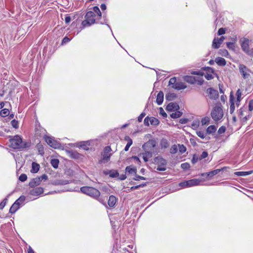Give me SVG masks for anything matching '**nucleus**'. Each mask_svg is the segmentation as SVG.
Wrapping results in <instances>:
<instances>
[{
	"label": "nucleus",
	"instance_id": "nucleus-51",
	"mask_svg": "<svg viewBox=\"0 0 253 253\" xmlns=\"http://www.w3.org/2000/svg\"><path fill=\"white\" fill-rule=\"evenodd\" d=\"M208 155V154L207 152L204 151L201 155L200 157H199V160H202L203 159H204L206 158Z\"/></svg>",
	"mask_w": 253,
	"mask_h": 253
},
{
	"label": "nucleus",
	"instance_id": "nucleus-14",
	"mask_svg": "<svg viewBox=\"0 0 253 253\" xmlns=\"http://www.w3.org/2000/svg\"><path fill=\"white\" fill-rule=\"evenodd\" d=\"M89 145V141H82L76 144L77 146L82 148L85 150H88Z\"/></svg>",
	"mask_w": 253,
	"mask_h": 253
},
{
	"label": "nucleus",
	"instance_id": "nucleus-46",
	"mask_svg": "<svg viewBox=\"0 0 253 253\" xmlns=\"http://www.w3.org/2000/svg\"><path fill=\"white\" fill-rule=\"evenodd\" d=\"M220 42H219V41L218 42H216V39H215L213 40V42H212V46L214 48H218L220 46Z\"/></svg>",
	"mask_w": 253,
	"mask_h": 253
},
{
	"label": "nucleus",
	"instance_id": "nucleus-5",
	"mask_svg": "<svg viewBox=\"0 0 253 253\" xmlns=\"http://www.w3.org/2000/svg\"><path fill=\"white\" fill-rule=\"evenodd\" d=\"M157 142L155 140L151 139L142 145L144 150L154 151V149L156 146Z\"/></svg>",
	"mask_w": 253,
	"mask_h": 253
},
{
	"label": "nucleus",
	"instance_id": "nucleus-58",
	"mask_svg": "<svg viewBox=\"0 0 253 253\" xmlns=\"http://www.w3.org/2000/svg\"><path fill=\"white\" fill-rule=\"evenodd\" d=\"M156 169L159 171H165L166 169V168L165 166L159 165Z\"/></svg>",
	"mask_w": 253,
	"mask_h": 253
},
{
	"label": "nucleus",
	"instance_id": "nucleus-56",
	"mask_svg": "<svg viewBox=\"0 0 253 253\" xmlns=\"http://www.w3.org/2000/svg\"><path fill=\"white\" fill-rule=\"evenodd\" d=\"M199 160V158H198L196 155H194L193 158L192 159V163L194 164Z\"/></svg>",
	"mask_w": 253,
	"mask_h": 253
},
{
	"label": "nucleus",
	"instance_id": "nucleus-29",
	"mask_svg": "<svg viewBox=\"0 0 253 253\" xmlns=\"http://www.w3.org/2000/svg\"><path fill=\"white\" fill-rule=\"evenodd\" d=\"M9 114V111L8 109H3L0 112V115L2 117L7 116Z\"/></svg>",
	"mask_w": 253,
	"mask_h": 253
},
{
	"label": "nucleus",
	"instance_id": "nucleus-3",
	"mask_svg": "<svg viewBox=\"0 0 253 253\" xmlns=\"http://www.w3.org/2000/svg\"><path fill=\"white\" fill-rule=\"evenodd\" d=\"M10 146L14 149L25 148L26 143L22 142V139L19 136H15L10 140Z\"/></svg>",
	"mask_w": 253,
	"mask_h": 253
},
{
	"label": "nucleus",
	"instance_id": "nucleus-10",
	"mask_svg": "<svg viewBox=\"0 0 253 253\" xmlns=\"http://www.w3.org/2000/svg\"><path fill=\"white\" fill-rule=\"evenodd\" d=\"M43 192V189L39 187L32 189L30 191V194L33 196H39Z\"/></svg>",
	"mask_w": 253,
	"mask_h": 253
},
{
	"label": "nucleus",
	"instance_id": "nucleus-26",
	"mask_svg": "<svg viewBox=\"0 0 253 253\" xmlns=\"http://www.w3.org/2000/svg\"><path fill=\"white\" fill-rule=\"evenodd\" d=\"M182 115V113L179 111H177L174 113H172L171 115H170V117L172 118H173V119H176V118H179L180 117H181Z\"/></svg>",
	"mask_w": 253,
	"mask_h": 253
},
{
	"label": "nucleus",
	"instance_id": "nucleus-42",
	"mask_svg": "<svg viewBox=\"0 0 253 253\" xmlns=\"http://www.w3.org/2000/svg\"><path fill=\"white\" fill-rule=\"evenodd\" d=\"M93 10L94 12L96 13L99 18L101 16V12L99 9V8L97 6H94L93 8Z\"/></svg>",
	"mask_w": 253,
	"mask_h": 253
},
{
	"label": "nucleus",
	"instance_id": "nucleus-24",
	"mask_svg": "<svg viewBox=\"0 0 253 253\" xmlns=\"http://www.w3.org/2000/svg\"><path fill=\"white\" fill-rule=\"evenodd\" d=\"M176 95L173 93H170L166 95V98L168 101H171L176 98Z\"/></svg>",
	"mask_w": 253,
	"mask_h": 253
},
{
	"label": "nucleus",
	"instance_id": "nucleus-53",
	"mask_svg": "<svg viewBox=\"0 0 253 253\" xmlns=\"http://www.w3.org/2000/svg\"><path fill=\"white\" fill-rule=\"evenodd\" d=\"M250 117V115H248L247 116L245 115L244 117H243L242 119L240 120L243 123H245L249 119Z\"/></svg>",
	"mask_w": 253,
	"mask_h": 253
},
{
	"label": "nucleus",
	"instance_id": "nucleus-52",
	"mask_svg": "<svg viewBox=\"0 0 253 253\" xmlns=\"http://www.w3.org/2000/svg\"><path fill=\"white\" fill-rule=\"evenodd\" d=\"M197 134L198 136H199L200 137H201L202 138H204L205 137V134L203 131H197Z\"/></svg>",
	"mask_w": 253,
	"mask_h": 253
},
{
	"label": "nucleus",
	"instance_id": "nucleus-17",
	"mask_svg": "<svg viewBox=\"0 0 253 253\" xmlns=\"http://www.w3.org/2000/svg\"><path fill=\"white\" fill-rule=\"evenodd\" d=\"M201 180L198 179H193L188 181H186L187 184H188V186L191 187L195 185H197L199 184Z\"/></svg>",
	"mask_w": 253,
	"mask_h": 253
},
{
	"label": "nucleus",
	"instance_id": "nucleus-20",
	"mask_svg": "<svg viewBox=\"0 0 253 253\" xmlns=\"http://www.w3.org/2000/svg\"><path fill=\"white\" fill-rule=\"evenodd\" d=\"M232 42H226V45L228 49L231 50H234L235 48V43L237 41V38L236 37H235L234 38H232Z\"/></svg>",
	"mask_w": 253,
	"mask_h": 253
},
{
	"label": "nucleus",
	"instance_id": "nucleus-54",
	"mask_svg": "<svg viewBox=\"0 0 253 253\" xmlns=\"http://www.w3.org/2000/svg\"><path fill=\"white\" fill-rule=\"evenodd\" d=\"M135 177L133 178L135 180H139L140 179L145 180L146 178L143 176H139L135 174Z\"/></svg>",
	"mask_w": 253,
	"mask_h": 253
},
{
	"label": "nucleus",
	"instance_id": "nucleus-49",
	"mask_svg": "<svg viewBox=\"0 0 253 253\" xmlns=\"http://www.w3.org/2000/svg\"><path fill=\"white\" fill-rule=\"evenodd\" d=\"M125 140L127 141V145H128V146H130L132 144V139L128 136H126L125 137Z\"/></svg>",
	"mask_w": 253,
	"mask_h": 253
},
{
	"label": "nucleus",
	"instance_id": "nucleus-16",
	"mask_svg": "<svg viewBox=\"0 0 253 253\" xmlns=\"http://www.w3.org/2000/svg\"><path fill=\"white\" fill-rule=\"evenodd\" d=\"M220 171V169H217L212 171H211L209 172L203 173L201 174V175L203 176H207V177H211L213 175H215L218 173Z\"/></svg>",
	"mask_w": 253,
	"mask_h": 253
},
{
	"label": "nucleus",
	"instance_id": "nucleus-35",
	"mask_svg": "<svg viewBox=\"0 0 253 253\" xmlns=\"http://www.w3.org/2000/svg\"><path fill=\"white\" fill-rule=\"evenodd\" d=\"M216 130L215 127L214 126H210L207 129V132L208 133H211L215 132Z\"/></svg>",
	"mask_w": 253,
	"mask_h": 253
},
{
	"label": "nucleus",
	"instance_id": "nucleus-9",
	"mask_svg": "<svg viewBox=\"0 0 253 253\" xmlns=\"http://www.w3.org/2000/svg\"><path fill=\"white\" fill-rule=\"evenodd\" d=\"M95 16L94 13L90 11L87 12L85 16V18L88 21L89 24L92 25L95 22V19H94Z\"/></svg>",
	"mask_w": 253,
	"mask_h": 253
},
{
	"label": "nucleus",
	"instance_id": "nucleus-30",
	"mask_svg": "<svg viewBox=\"0 0 253 253\" xmlns=\"http://www.w3.org/2000/svg\"><path fill=\"white\" fill-rule=\"evenodd\" d=\"M51 165L55 169L57 168L59 164V160L56 159H53L51 160Z\"/></svg>",
	"mask_w": 253,
	"mask_h": 253
},
{
	"label": "nucleus",
	"instance_id": "nucleus-55",
	"mask_svg": "<svg viewBox=\"0 0 253 253\" xmlns=\"http://www.w3.org/2000/svg\"><path fill=\"white\" fill-rule=\"evenodd\" d=\"M249 110L250 111L253 110V100H251L249 103Z\"/></svg>",
	"mask_w": 253,
	"mask_h": 253
},
{
	"label": "nucleus",
	"instance_id": "nucleus-47",
	"mask_svg": "<svg viewBox=\"0 0 253 253\" xmlns=\"http://www.w3.org/2000/svg\"><path fill=\"white\" fill-rule=\"evenodd\" d=\"M27 178V176L26 174H21V175L19 177V180H20L21 181H22V182L26 181Z\"/></svg>",
	"mask_w": 253,
	"mask_h": 253
},
{
	"label": "nucleus",
	"instance_id": "nucleus-2",
	"mask_svg": "<svg viewBox=\"0 0 253 253\" xmlns=\"http://www.w3.org/2000/svg\"><path fill=\"white\" fill-rule=\"evenodd\" d=\"M211 115L212 119L215 121H217L221 118V105L220 103L215 104Z\"/></svg>",
	"mask_w": 253,
	"mask_h": 253
},
{
	"label": "nucleus",
	"instance_id": "nucleus-18",
	"mask_svg": "<svg viewBox=\"0 0 253 253\" xmlns=\"http://www.w3.org/2000/svg\"><path fill=\"white\" fill-rule=\"evenodd\" d=\"M183 80L191 84H194L196 81L195 77L191 76H185L183 77Z\"/></svg>",
	"mask_w": 253,
	"mask_h": 253
},
{
	"label": "nucleus",
	"instance_id": "nucleus-32",
	"mask_svg": "<svg viewBox=\"0 0 253 253\" xmlns=\"http://www.w3.org/2000/svg\"><path fill=\"white\" fill-rule=\"evenodd\" d=\"M242 95V92L240 89H238L236 92V96H237V105H238L239 102L241 101V97Z\"/></svg>",
	"mask_w": 253,
	"mask_h": 253
},
{
	"label": "nucleus",
	"instance_id": "nucleus-36",
	"mask_svg": "<svg viewBox=\"0 0 253 253\" xmlns=\"http://www.w3.org/2000/svg\"><path fill=\"white\" fill-rule=\"evenodd\" d=\"M68 153L70 156L73 158H78L79 153L76 152H73L72 151H67Z\"/></svg>",
	"mask_w": 253,
	"mask_h": 253
},
{
	"label": "nucleus",
	"instance_id": "nucleus-31",
	"mask_svg": "<svg viewBox=\"0 0 253 253\" xmlns=\"http://www.w3.org/2000/svg\"><path fill=\"white\" fill-rule=\"evenodd\" d=\"M246 112V108H242L238 111V116L240 119L245 116V113Z\"/></svg>",
	"mask_w": 253,
	"mask_h": 253
},
{
	"label": "nucleus",
	"instance_id": "nucleus-62",
	"mask_svg": "<svg viewBox=\"0 0 253 253\" xmlns=\"http://www.w3.org/2000/svg\"><path fill=\"white\" fill-rule=\"evenodd\" d=\"M145 116V114L144 113H142L140 116L138 117V121L139 122H141L142 121V119Z\"/></svg>",
	"mask_w": 253,
	"mask_h": 253
},
{
	"label": "nucleus",
	"instance_id": "nucleus-6",
	"mask_svg": "<svg viewBox=\"0 0 253 253\" xmlns=\"http://www.w3.org/2000/svg\"><path fill=\"white\" fill-rule=\"evenodd\" d=\"M239 69L244 79H246L249 78L250 76V73H251V71L245 65L243 64L239 65Z\"/></svg>",
	"mask_w": 253,
	"mask_h": 253
},
{
	"label": "nucleus",
	"instance_id": "nucleus-13",
	"mask_svg": "<svg viewBox=\"0 0 253 253\" xmlns=\"http://www.w3.org/2000/svg\"><path fill=\"white\" fill-rule=\"evenodd\" d=\"M41 182V178L36 177L35 178H33L29 183V186L31 187H34L38 185H39Z\"/></svg>",
	"mask_w": 253,
	"mask_h": 253
},
{
	"label": "nucleus",
	"instance_id": "nucleus-19",
	"mask_svg": "<svg viewBox=\"0 0 253 253\" xmlns=\"http://www.w3.org/2000/svg\"><path fill=\"white\" fill-rule=\"evenodd\" d=\"M163 100L164 93L163 92V91H160L157 94L156 102L158 105H161L163 103Z\"/></svg>",
	"mask_w": 253,
	"mask_h": 253
},
{
	"label": "nucleus",
	"instance_id": "nucleus-23",
	"mask_svg": "<svg viewBox=\"0 0 253 253\" xmlns=\"http://www.w3.org/2000/svg\"><path fill=\"white\" fill-rule=\"evenodd\" d=\"M40 169V165L35 162L32 163V168L31 171L33 173H36Z\"/></svg>",
	"mask_w": 253,
	"mask_h": 253
},
{
	"label": "nucleus",
	"instance_id": "nucleus-37",
	"mask_svg": "<svg viewBox=\"0 0 253 253\" xmlns=\"http://www.w3.org/2000/svg\"><path fill=\"white\" fill-rule=\"evenodd\" d=\"M25 200V197L24 196H20L15 203H17V205L20 206V205Z\"/></svg>",
	"mask_w": 253,
	"mask_h": 253
},
{
	"label": "nucleus",
	"instance_id": "nucleus-64",
	"mask_svg": "<svg viewBox=\"0 0 253 253\" xmlns=\"http://www.w3.org/2000/svg\"><path fill=\"white\" fill-rule=\"evenodd\" d=\"M111 150V149L110 147L106 146L104 148V153L109 154V152H110Z\"/></svg>",
	"mask_w": 253,
	"mask_h": 253
},
{
	"label": "nucleus",
	"instance_id": "nucleus-15",
	"mask_svg": "<svg viewBox=\"0 0 253 253\" xmlns=\"http://www.w3.org/2000/svg\"><path fill=\"white\" fill-rule=\"evenodd\" d=\"M186 85L184 83L182 82H177L175 84L171 86V87L176 89V90H180L182 89H185L186 88Z\"/></svg>",
	"mask_w": 253,
	"mask_h": 253
},
{
	"label": "nucleus",
	"instance_id": "nucleus-61",
	"mask_svg": "<svg viewBox=\"0 0 253 253\" xmlns=\"http://www.w3.org/2000/svg\"><path fill=\"white\" fill-rule=\"evenodd\" d=\"M215 62L219 66L221 65V57H217L215 60Z\"/></svg>",
	"mask_w": 253,
	"mask_h": 253
},
{
	"label": "nucleus",
	"instance_id": "nucleus-25",
	"mask_svg": "<svg viewBox=\"0 0 253 253\" xmlns=\"http://www.w3.org/2000/svg\"><path fill=\"white\" fill-rule=\"evenodd\" d=\"M233 97L232 96H230V102L231 103L229 110L231 114H232L235 110V105L233 102Z\"/></svg>",
	"mask_w": 253,
	"mask_h": 253
},
{
	"label": "nucleus",
	"instance_id": "nucleus-8",
	"mask_svg": "<svg viewBox=\"0 0 253 253\" xmlns=\"http://www.w3.org/2000/svg\"><path fill=\"white\" fill-rule=\"evenodd\" d=\"M208 96L211 99L216 100L219 97L218 91L212 88H208L207 90Z\"/></svg>",
	"mask_w": 253,
	"mask_h": 253
},
{
	"label": "nucleus",
	"instance_id": "nucleus-39",
	"mask_svg": "<svg viewBox=\"0 0 253 253\" xmlns=\"http://www.w3.org/2000/svg\"><path fill=\"white\" fill-rule=\"evenodd\" d=\"M177 151V148L176 145H172L170 149V153L171 154H175Z\"/></svg>",
	"mask_w": 253,
	"mask_h": 253
},
{
	"label": "nucleus",
	"instance_id": "nucleus-40",
	"mask_svg": "<svg viewBox=\"0 0 253 253\" xmlns=\"http://www.w3.org/2000/svg\"><path fill=\"white\" fill-rule=\"evenodd\" d=\"M110 154L104 153L102 154L103 160H105L107 162L108 161L110 160Z\"/></svg>",
	"mask_w": 253,
	"mask_h": 253
},
{
	"label": "nucleus",
	"instance_id": "nucleus-44",
	"mask_svg": "<svg viewBox=\"0 0 253 253\" xmlns=\"http://www.w3.org/2000/svg\"><path fill=\"white\" fill-rule=\"evenodd\" d=\"M181 168L185 170L188 169L190 168V164L188 163H183L181 165Z\"/></svg>",
	"mask_w": 253,
	"mask_h": 253
},
{
	"label": "nucleus",
	"instance_id": "nucleus-27",
	"mask_svg": "<svg viewBox=\"0 0 253 253\" xmlns=\"http://www.w3.org/2000/svg\"><path fill=\"white\" fill-rule=\"evenodd\" d=\"M126 172L129 173H134V174L136 173V169L135 168H131L130 166L126 167Z\"/></svg>",
	"mask_w": 253,
	"mask_h": 253
},
{
	"label": "nucleus",
	"instance_id": "nucleus-43",
	"mask_svg": "<svg viewBox=\"0 0 253 253\" xmlns=\"http://www.w3.org/2000/svg\"><path fill=\"white\" fill-rule=\"evenodd\" d=\"M178 148H179V151L180 153H181V154L184 153L186 150V147L182 144V145L179 144Z\"/></svg>",
	"mask_w": 253,
	"mask_h": 253
},
{
	"label": "nucleus",
	"instance_id": "nucleus-22",
	"mask_svg": "<svg viewBox=\"0 0 253 253\" xmlns=\"http://www.w3.org/2000/svg\"><path fill=\"white\" fill-rule=\"evenodd\" d=\"M19 208V206L17 205V203H14L10 208L9 212L11 213H14Z\"/></svg>",
	"mask_w": 253,
	"mask_h": 253
},
{
	"label": "nucleus",
	"instance_id": "nucleus-60",
	"mask_svg": "<svg viewBox=\"0 0 253 253\" xmlns=\"http://www.w3.org/2000/svg\"><path fill=\"white\" fill-rule=\"evenodd\" d=\"M6 200H7L6 199H5L0 203V209H3L4 207V206H5Z\"/></svg>",
	"mask_w": 253,
	"mask_h": 253
},
{
	"label": "nucleus",
	"instance_id": "nucleus-57",
	"mask_svg": "<svg viewBox=\"0 0 253 253\" xmlns=\"http://www.w3.org/2000/svg\"><path fill=\"white\" fill-rule=\"evenodd\" d=\"M160 114L164 117H166L167 115L162 108H160Z\"/></svg>",
	"mask_w": 253,
	"mask_h": 253
},
{
	"label": "nucleus",
	"instance_id": "nucleus-50",
	"mask_svg": "<svg viewBox=\"0 0 253 253\" xmlns=\"http://www.w3.org/2000/svg\"><path fill=\"white\" fill-rule=\"evenodd\" d=\"M177 82H176V78L173 77L171 78L169 81V85H173L176 84Z\"/></svg>",
	"mask_w": 253,
	"mask_h": 253
},
{
	"label": "nucleus",
	"instance_id": "nucleus-33",
	"mask_svg": "<svg viewBox=\"0 0 253 253\" xmlns=\"http://www.w3.org/2000/svg\"><path fill=\"white\" fill-rule=\"evenodd\" d=\"M161 145L162 148H167L169 147V143L165 139H163L161 142Z\"/></svg>",
	"mask_w": 253,
	"mask_h": 253
},
{
	"label": "nucleus",
	"instance_id": "nucleus-12",
	"mask_svg": "<svg viewBox=\"0 0 253 253\" xmlns=\"http://www.w3.org/2000/svg\"><path fill=\"white\" fill-rule=\"evenodd\" d=\"M154 163L161 165L162 166H166L167 165V161L162 157L158 156L154 159Z\"/></svg>",
	"mask_w": 253,
	"mask_h": 253
},
{
	"label": "nucleus",
	"instance_id": "nucleus-45",
	"mask_svg": "<svg viewBox=\"0 0 253 253\" xmlns=\"http://www.w3.org/2000/svg\"><path fill=\"white\" fill-rule=\"evenodd\" d=\"M11 125L15 128L18 127V122L15 120H13L11 122Z\"/></svg>",
	"mask_w": 253,
	"mask_h": 253
},
{
	"label": "nucleus",
	"instance_id": "nucleus-1",
	"mask_svg": "<svg viewBox=\"0 0 253 253\" xmlns=\"http://www.w3.org/2000/svg\"><path fill=\"white\" fill-rule=\"evenodd\" d=\"M81 191L94 199H97L100 195V192L97 189L92 187L84 186L80 189Z\"/></svg>",
	"mask_w": 253,
	"mask_h": 253
},
{
	"label": "nucleus",
	"instance_id": "nucleus-48",
	"mask_svg": "<svg viewBox=\"0 0 253 253\" xmlns=\"http://www.w3.org/2000/svg\"><path fill=\"white\" fill-rule=\"evenodd\" d=\"M66 184H67V182H66V181L60 180H57L54 182V184L55 185H64Z\"/></svg>",
	"mask_w": 253,
	"mask_h": 253
},
{
	"label": "nucleus",
	"instance_id": "nucleus-63",
	"mask_svg": "<svg viewBox=\"0 0 253 253\" xmlns=\"http://www.w3.org/2000/svg\"><path fill=\"white\" fill-rule=\"evenodd\" d=\"M188 119L187 118H182L179 120V123L181 124H186L188 122Z\"/></svg>",
	"mask_w": 253,
	"mask_h": 253
},
{
	"label": "nucleus",
	"instance_id": "nucleus-28",
	"mask_svg": "<svg viewBox=\"0 0 253 253\" xmlns=\"http://www.w3.org/2000/svg\"><path fill=\"white\" fill-rule=\"evenodd\" d=\"M149 121L150 122L151 125L154 126H157L159 123V120L154 117L149 118Z\"/></svg>",
	"mask_w": 253,
	"mask_h": 253
},
{
	"label": "nucleus",
	"instance_id": "nucleus-21",
	"mask_svg": "<svg viewBox=\"0 0 253 253\" xmlns=\"http://www.w3.org/2000/svg\"><path fill=\"white\" fill-rule=\"evenodd\" d=\"M117 202V199L116 198L113 196L111 195L109 197L108 201V204L110 207H113L116 204Z\"/></svg>",
	"mask_w": 253,
	"mask_h": 253
},
{
	"label": "nucleus",
	"instance_id": "nucleus-4",
	"mask_svg": "<svg viewBox=\"0 0 253 253\" xmlns=\"http://www.w3.org/2000/svg\"><path fill=\"white\" fill-rule=\"evenodd\" d=\"M250 41L246 38H243L240 40L241 46L242 50L250 56H253V50L250 49L249 43Z\"/></svg>",
	"mask_w": 253,
	"mask_h": 253
},
{
	"label": "nucleus",
	"instance_id": "nucleus-7",
	"mask_svg": "<svg viewBox=\"0 0 253 253\" xmlns=\"http://www.w3.org/2000/svg\"><path fill=\"white\" fill-rule=\"evenodd\" d=\"M45 140L46 142L50 146L55 149L58 148L60 146V144L55 140L50 137H45Z\"/></svg>",
	"mask_w": 253,
	"mask_h": 253
},
{
	"label": "nucleus",
	"instance_id": "nucleus-59",
	"mask_svg": "<svg viewBox=\"0 0 253 253\" xmlns=\"http://www.w3.org/2000/svg\"><path fill=\"white\" fill-rule=\"evenodd\" d=\"M82 25H83V28H84L86 25H91V24H89L88 21L86 19L82 22Z\"/></svg>",
	"mask_w": 253,
	"mask_h": 253
},
{
	"label": "nucleus",
	"instance_id": "nucleus-41",
	"mask_svg": "<svg viewBox=\"0 0 253 253\" xmlns=\"http://www.w3.org/2000/svg\"><path fill=\"white\" fill-rule=\"evenodd\" d=\"M119 173L116 170H112L110 172V176L112 177H116L119 176Z\"/></svg>",
	"mask_w": 253,
	"mask_h": 253
},
{
	"label": "nucleus",
	"instance_id": "nucleus-34",
	"mask_svg": "<svg viewBox=\"0 0 253 253\" xmlns=\"http://www.w3.org/2000/svg\"><path fill=\"white\" fill-rule=\"evenodd\" d=\"M144 153H143V154L146 157H147L148 158L152 157L153 154L154 152V151L144 150Z\"/></svg>",
	"mask_w": 253,
	"mask_h": 253
},
{
	"label": "nucleus",
	"instance_id": "nucleus-38",
	"mask_svg": "<svg viewBox=\"0 0 253 253\" xmlns=\"http://www.w3.org/2000/svg\"><path fill=\"white\" fill-rule=\"evenodd\" d=\"M210 119L208 117H206L203 118L201 120V123L202 125H205L208 124L210 122Z\"/></svg>",
	"mask_w": 253,
	"mask_h": 253
},
{
	"label": "nucleus",
	"instance_id": "nucleus-11",
	"mask_svg": "<svg viewBox=\"0 0 253 253\" xmlns=\"http://www.w3.org/2000/svg\"><path fill=\"white\" fill-rule=\"evenodd\" d=\"M179 109V106L177 103L175 102H171L169 103L166 109L168 111H177Z\"/></svg>",
	"mask_w": 253,
	"mask_h": 253
}]
</instances>
